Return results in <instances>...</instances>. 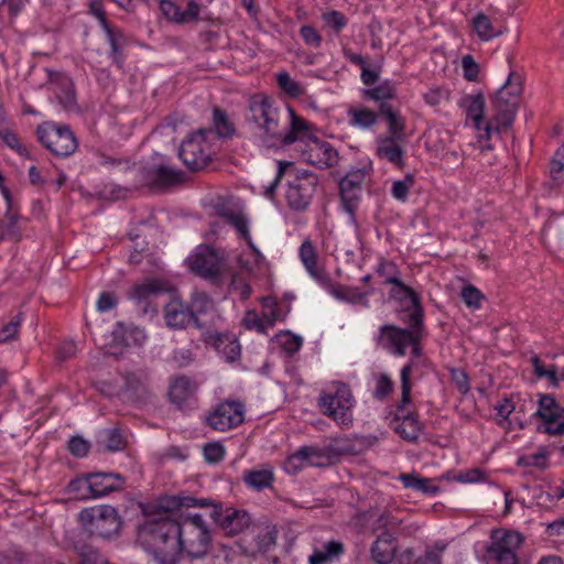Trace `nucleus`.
I'll return each instance as SVG.
<instances>
[{"label": "nucleus", "mask_w": 564, "mask_h": 564, "mask_svg": "<svg viewBox=\"0 0 564 564\" xmlns=\"http://www.w3.org/2000/svg\"><path fill=\"white\" fill-rule=\"evenodd\" d=\"M246 122L253 137L269 149L293 144L308 129V122L291 107L282 108L261 94L250 98Z\"/></svg>", "instance_id": "obj_1"}, {"label": "nucleus", "mask_w": 564, "mask_h": 564, "mask_svg": "<svg viewBox=\"0 0 564 564\" xmlns=\"http://www.w3.org/2000/svg\"><path fill=\"white\" fill-rule=\"evenodd\" d=\"M521 93L522 78L519 74L511 72L506 84L492 98L495 113L488 121H484L485 97L481 93L466 95L460 99V107L478 132V143L481 151L492 149L487 141L490 140L494 133L499 134L511 127Z\"/></svg>", "instance_id": "obj_2"}, {"label": "nucleus", "mask_w": 564, "mask_h": 564, "mask_svg": "<svg viewBox=\"0 0 564 564\" xmlns=\"http://www.w3.org/2000/svg\"><path fill=\"white\" fill-rule=\"evenodd\" d=\"M176 520L162 514L147 518L138 531V541L158 564L180 562Z\"/></svg>", "instance_id": "obj_3"}, {"label": "nucleus", "mask_w": 564, "mask_h": 564, "mask_svg": "<svg viewBox=\"0 0 564 564\" xmlns=\"http://www.w3.org/2000/svg\"><path fill=\"white\" fill-rule=\"evenodd\" d=\"M160 507L169 513L178 512L183 508L210 507L209 517L227 535H238L251 524L248 511L213 503L209 499L195 498L187 495L165 496L160 500Z\"/></svg>", "instance_id": "obj_4"}, {"label": "nucleus", "mask_w": 564, "mask_h": 564, "mask_svg": "<svg viewBox=\"0 0 564 564\" xmlns=\"http://www.w3.org/2000/svg\"><path fill=\"white\" fill-rule=\"evenodd\" d=\"M405 323L406 328L393 324L381 325L376 340L378 346L395 357H403L410 350L412 358L409 362L413 361L414 366L415 359L423 354L421 341L425 334L424 321L420 310L409 312Z\"/></svg>", "instance_id": "obj_5"}, {"label": "nucleus", "mask_w": 564, "mask_h": 564, "mask_svg": "<svg viewBox=\"0 0 564 564\" xmlns=\"http://www.w3.org/2000/svg\"><path fill=\"white\" fill-rule=\"evenodd\" d=\"M288 175V188L285 200L290 209L294 212H305L317 191L318 177L315 173L307 170H299L292 162H279L276 176L267 187L265 194L272 196L278 187L282 176Z\"/></svg>", "instance_id": "obj_6"}, {"label": "nucleus", "mask_w": 564, "mask_h": 564, "mask_svg": "<svg viewBox=\"0 0 564 564\" xmlns=\"http://www.w3.org/2000/svg\"><path fill=\"white\" fill-rule=\"evenodd\" d=\"M413 371V361L406 362L400 370L401 399L397 404L390 426L394 432L405 441L416 442L421 432L422 424L417 415L406 409L411 403V376Z\"/></svg>", "instance_id": "obj_7"}, {"label": "nucleus", "mask_w": 564, "mask_h": 564, "mask_svg": "<svg viewBox=\"0 0 564 564\" xmlns=\"http://www.w3.org/2000/svg\"><path fill=\"white\" fill-rule=\"evenodd\" d=\"M180 555L185 552L189 557L199 558L209 550L212 535L208 525L200 513L181 514L176 520Z\"/></svg>", "instance_id": "obj_8"}, {"label": "nucleus", "mask_w": 564, "mask_h": 564, "mask_svg": "<svg viewBox=\"0 0 564 564\" xmlns=\"http://www.w3.org/2000/svg\"><path fill=\"white\" fill-rule=\"evenodd\" d=\"M355 403L350 387L340 381L332 382L317 398L319 411L339 425L345 426L352 423Z\"/></svg>", "instance_id": "obj_9"}, {"label": "nucleus", "mask_w": 564, "mask_h": 564, "mask_svg": "<svg viewBox=\"0 0 564 564\" xmlns=\"http://www.w3.org/2000/svg\"><path fill=\"white\" fill-rule=\"evenodd\" d=\"M214 133L202 128L189 134L178 149V156L191 171L204 169L215 153L213 149Z\"/></svg>", "instance_id": "obj_10"}, {"label": "nucleus", "mask_w": 564, "mask_h": 564, "mask_svg": "<svg viewBox=\"0 0 564 564\" xmlns=\"http://www.w3.org/2000/svg\"><path fill=\"white\" fill-rule=\"evenodd\" d=\"M524 536L513 530L496 529L491 531L490 542L486 549L487 558L492 564H518V552Z\"/></svg>", "instance_id": "obj_11"}, {"label": "nucleus", "mask_w": 564, "mask_h": 564, "mask_svg": "<svg viewBox=\"0 0 564 564\" xmlns=\"http://www.w3.org/2000/svg\"><path fill=\"white\" fill-rule=\"evenodd\" d=\"M36 135L39 141L56 156H69L78 147L74 133L67 126L45 122L37 127Z\"/></svg>", "instance_id": "obj_12"}, {"label": "nucleus", "mask_w": 564, "mask_h": 564, "mask_svg": "<svg viewBox=\"0 0 564 564\" xmlns=\"http://www.w3.org/2000/svg\"><path fill=\"white\" fill-rule=\"evenodd\" d=\"M80 519L89 524L91 534L102 539L112 538L121 528V520L117 510L107 505L83 510Z\"/></svg>", "instance_id": "obj_13"}, {"label": "nucleus", "mask_w": 564, "mask_h": 564, "mask_svg": "<svg viewBox=\"0 0 564 564\" xmlns=\"http://www.w3.org/2000/svg\"><path fill=\"white\" fill-rule=\"evenodd\" d=\"M308 130L302 135L300 142L303 143L301 148V156L306 163L318 169L333 167L338 162L337 150L327 141L316 137H310ZM299 142V140L296 141Z\"/></svg>", "instance_id": "obj_14"}, {"label": "nucleus", "mask_w": 564, "mask_h": 564, "mask_svg": "<svg viewBox=\"0 0 564 564\" xmlns=\"http://www.w3.org/2000/svg\"><path fill=\"white\" fill-rule=\"evenodd\" d=\"M245 420V405L240 401L226 400L213 408L205 416V424L218 432H226Z\"/></svg>", "instance_id": "obj_15"}, {"label": "nucleus", "mask_w": 564, "mask_h": 564, "mask_svg": "<svg viewBox=\"0 0 564 564\" xmlns=\"http://www.w3.org/2000/svg\"><path fill=\"white\" fill-rule=\"evenodd\" d=\"M534 415L542 420L539 431L551 435L564 434V409L553 397L541 395Z\"/></svg>", "instance_id": "obj_16"}, {"label": "nucleus", "mask_w": 564, "mask_h": 564, "mask_svg": "<svg viewBox=\"0 0 564 564\" xmlns=\"http://www.w3.org/2000/svg\"><path fill=\"white\" fill-rule=\"evenodd\" d=\"M365 181V171L354 170L348 172L339 182V194L343 208L351 216H354L355 210L357 209Z\"/></svg>", "instance_id": "obj_17"}, {"label": "nucleus", "mask_w": 564, "mask_h": 564, "mask_svg": "<svg viewBox=\"0 0 564 564\" xmlns=\"http://www.w3.org/2000/svg\"><path fill=\"white\" fill-rule=\"evenodd\" d=\"M142 180L152 188H165L183 182L181 171L165 163H155L141 169Z\"/></svg>", "instance_id": "obj_18"}, {"label": "nucleus", "mask_w": 564, "mask_h": 564, "mask_svg": "<svg viewBox=\"0 0 564 564\" xmlns=\"http://www.w3.org/2000/svg\"><path fill=\"white\" fill-rule=\"evenodd\" d=\"M191 270L198 276L206 280H216L221 272V261L217 253L208 248H199L198 251L188 259Z\"/></svg>", "instance_id": "obj_19"}, {"label": "nucleus", "mask_w": 564, "mask_h": 564, "mask_svg": "<svg viewBox=\"0 0 564 564\" xmlns=\"http://www.w3.org/2000/svg\"><path fill=\"white\" fill-rule=\"evenodd\" d=\"M332 462V451L329 448H319L316 446H303L299 448L286 460L288 470L302 469L304 463L311 466H326Z\"/></svg>", "instance_id": "obj_20"}, {"label": "nucleus", "mask_w": 564, "mask_h": 564, "mask_svg": "<svg viewBox=\"0 0 564 564\" xmlns=\"http://www.w3.org/2000/svg\"><path fill=\"white\" fill-rule=\"evenodd\" d=\"M166 291L167 284L163 280L147 279L133 285L129 292V297L142 308L143 313L156 312V308L151 306V302L155 296Z\"/></svg>", "instance_id": "obj_21"}, {"label": "nucleus", "mask_w": 564, "mask_h": 564, "mask_svg": "<svg viewBox=\"0 0 564 564\" xmlns=\"http://www.w3.org/2000/svg\"><path fill=\"white\" fill-rule=\"evenodd\" d=\"M406 139H397V137L380 134L376 139V154L379 159L386 160L397 167L404 166L403 144Z\"/></svg>", "instance_id": "obj_22"}, {"label": "nucleus", "mask_w": 564, "mask_h": 564, "mask_svg": "<svg viewBox=\"0 0 564 564\" xmlns=\"http://www.w3.org/2000/svg\"><path fill=\"white\" fill-rule=\"evenodd\" d=\"M87 485L91 497L100 498L112 491L121 490L124 478L117 473H94L88 475Z\"/></svg>", "instance_id": "obj_23"}, {"label": "nucleus", "mask_w": 564, "mask_h": 564, "mask_svg": "<svg viewBox=\"0 0 564 564\" xmlns=\"http://www.w3.org/2000/svg\"><path fill=\"white\" fill-rule=\"evenodd\" d=\"M160 10L169 21L176 24H185L198 20L200 6L195 0H189L187 2V9L182 10L180 6L172 0H161Z\"/></svg>", "instance_id": "obj_24"}, {"label": "nucleus", "mask_w": 564, "mask_h": 564, "mask_svg": "<svg viewBox=\"0 0 564 564\" xmlns=\"http://www.w3.org/2000/svg\"><path fill=\"white\" fill-rule=\"evenodd\" d=\"M327 292L334 296L336 300L352 304V305H361L364 307H369V295L370 291H360L358 288L333 284L330 278L328 276V283H321Z\"/></svg>", "instance_id": "obj_25"}, {"label": "nucleus", "mask_w": 564, "mask_h": 564, "mask_svg": "<svg viewBox=\"0 0 564 564\" xmlns=\"http://www.w3.org/2000/svg\"><path fill=\"white\" fill-rule=\"evenodd\" d=\"M164 321L170 328H184L193 322V313L175 297L164 306Z\"/></svg>", "instance_id": "obj_26"}, {"label": "nucleus", "mask_w": 564, "mask_h": 564, "mask_svg": "<svg viewBox=\"0 0 564 564\" xmlns=\"http://www.w3.org/2000/svg\"><path fill=\"white\" fill-rule=\"evenodd\" d=\"M299 257L308 274L319 284L328 283V274L317 267V253L311 240H305L299 249Z\"/></svg>", "instance_id": "obj_27"}, {"label": "nucleus", "mask_w": 564, "mask_h": 564, "mask_svg": "<svg viewBox=\"0 0 564 564\" xmlns=\"http://www.w3.org/2000/svg\"><path fill=\"white\" fill-rule=\"evenodd\" d=\"M218 215L241 235V237L247 241L250 249H252L256 253H259V250L252 242L249 232V219L247 218L243 212L223 207L218 210Z\"/></svg>", "instance_id": "obj_28"}, {"label": "nucleus", "mask_w": 564, "mask_h": 564, "mask_svg": "<svg viewBox=\"0 0 564 564\" xmlns=\"http://www.w3.org/2000/svg\"><path fill=\"white\" fill-rule=\"evenodd\" d=\"M370 554L375 563L390 564L395 554L394 536L383 531L372 543Z\"/></svg>", "instance_id": "obj_29"}, {"label": "nucleus", "mask_w": 564, "mask_h": 564, "mask_svg": "<svg viewBox=\"0 0 564 564\" xmlns=\"http://www.w3.org/2000/svg\"><path fill=\"white\" fill-rule=\"evenodd\" d=\"M379 116L383 117L387 121L386 135L397 137V139H406L405 119L397 108L390 104H382L379 106Z\"/></svg>", "instance_id": "obj_30"}, {"label": "nucleus", "mask_w": 564, "mask_h": 564, "mask_svg": "<svg viewBox=\"0 0 564 564\" xmlns=\"http://www.w3.org/2000/svg\"><path fill=\"white\" fill-rule=\"evenodd\" d=\"M348 123L360 130L372 129L379 119V111L371 110L362 105L351 106L347 110Z\"/></svg>", "instance_id": "obj_31"}, {"label": "nucleus", "mask_w": 564, "mask_h": 564, "mask_svg": "<svg viewBox=\"0 0 564 564\" xmlns=\"http://www.w3.org/2000/svg\"><path fill=\"white\" fill-rule=\"evenodd\" d=\"M215 349L227 362H235L240 358L241 348L235 335L219 334L215 337Z\"/></svg>", "instance_id": "obj_32"}, {"label": "nucleus", "mask_w": 564, "mask_h": 564, "mask_svg": "<svg viewBox=\"0 0 564 564\" xmlns=\"http://www.w3.org/2000/svg\"><path fill=\"white\" fill-rule=\"evenodd\" d=\"M344 553V544L340 541L330 540L315 549L308 557L310 564H328L338 560Z\"/></svg>", "instance_id": "obj_33"}, {"label": "nucleus", "mask_w": 564, "mask_h": 564, "mask_svg": "<svg viewBox=\"0 0 564 564\" xmlns=\"http://www.w3.org/2000/svg\"><path fill=\"white\" fill-rule=\"evenodd\" d=\"M398 479L405 488L414 489L426 496H436L441 488L431 478L422 477L415 473L400 474Z\"/></svg>", "instance_id": "obj_34"}, {"label": "nucleus", "mask_w": 564, "mask_h": 564, "mask_svg": "<svg viewBox=\"0 0 564 564\" xmlns=\"http://www.w3.org/2000/svg\"><path fill=\"white\" fill-rule=\"evenodd\" d=\"M98 446L102 452H120L127 446V437L118 427L105 429L99 434Z\"/></svg>", "instance_id": "obj_35"}, {"label": "nucleus", "mask_w": 564, "mask_h": 564, "mask_svg": "<svg viewBox=\"0 0 564 564\" xmlns=\"http://www.w3.org/2000/svg\"><path fill=\"white\" fill-rule=\"evenodd\" d=\"M195 383L185 376H180L174 379L169 389V397L171 401L177 405H182L195 393Z\"/></svg>", "instance_id": "obj_36"}, {"label": "nucleus", "mask_w": 564, "mask_h": 564, "mask_svg": "<svg viewBox=\"0 0 564 564\" xmlns=\"http://www.w3.org/2000/svg\"><path fill=\"white\" fill-rule=\"evenodd\" d=\"M242 479L247 487L260 491L272 486L274 475L271 468L261 467L246 470Z\"/></svg>", "instance_id": "obj_37"}, {"label": "nucleus", "mask_w": 564, "mask_h": 564, "mask_svg": "<svg viewBox=\"0 0 564 564\" xmlns=\"http://www.w3.org/2000/svg\"><path fill=\"white\" fill-rule=\"evenodd\" d=\"M188 310L193 313V322L195 325L202 327L199 318L214 311V301L205 292L195 291L192 294Z\"/></svg>", "instance_id": "obj_38"}, {"label": "nucleus", "mask_w": 564, "mask_h": 564, "mask_svg": "<svg viewBox=\"0 0 564 564\" xmlns=\"http://www.w3.org/2000/svg\"><path fill=\"white\" fill-rule=\"evenodd\" d=\"M107 36L108 43L111 47L110 57L112 58L113 63L121 67L123 64V57L121 55V50L127 44V40L123 35V33L119 29H115L111 25H104L102 30Z\"/></svg>", "instance_id": "obj_39"}, {"label": "nucleus", "mask_w": 564, "mask_h": 564, "mask_svg": "<svg viewBox=\"0 0 564 564\" xmlns=\"http://www.w3.org/2000/svg\"><path fill=\"white\" fill-rule=\"evenodd\" d=\"M21 237L22 230L19 225V217L10 210V205H8L4 219L0 220V242L3 240L17 242Z\"/></svg>", "instance_id": "obj_40"}, {"label": "nucleus", "mask_w": 564, "mask_h": 564, "mask_svg": "<svg viewBox=\"0 0 564 564\" xmlns=\"http://www.w3.org/2000/svg\"><path fill=\"white\" fill-rule=\"evenodd\" d=\"M397 96V85L391 80H383L377 86L366 89L364 97L382 104H389L388 100L394 99Z\"/></svg>", "instance_id": "obj_41"}, {"label": "nucleus", "mask_w": 564, "mask_h": 564, "mask_svg": "<svg viewBox=\"0 0 564 564\" xmlns=\"http://www.w3.org/2000/svg\"><path fill=\"white\" fill-rule=\"evenodd\" d=\"M213 129L214 140L217 138L227 139L235 134L236 129L234 123L229 120L227 113L219 108L214 110L213 115Z\"/></svg>", "instance_id": "obj_42"}, {"label": "nucleus", "mask_w": 564, "mask_h": 564, "mask_svg": "<svg viewBox=\"0 0 564 564\" xmlns=\"http://www.w3.org/2000/svg\"><path fill=\"white\" fill-rule=\"evenodd\" d=\"M391 297L400 302L409 300L412 304V310L410 312H416V310H420V314L423 317V308L420 303L419 294L415 293L412 288L405 285L401 280L393 284Z\"/></svg>", "instance_id": "obj_43"}, {"label": "nucleus", "mask_w": 564, "mask_h": 564, "mask_svg": "<svg viewBox=\"0 0 564 564\" xmlns=\"http://www.w3.org/2000/svg\"><path fill=\"white\" fill-rule=\"evenodd\" d=\"M473 28L478 37L481 41H489L501 34V31L498 30L488 15L485 13H478L473 19Z\"/></svg>", "instance_id": "obj_44"}, {"label": "nucleus", "mask_w": 564, "mask_h": 564, "mask_svg": "<svg viewBox=\"0 0 564 564\" xmlns=\"http://www.w3.org/2000/svg\"><path fill=\"white\" fill-rule=\"evenodd\" d=\"M254 540L258 551H260L261 553H267L268 551H270L276 544L278 540V530L275 525L265 524L263 527H260L258 529Z\"/></svg>", "instance_id": "obj_45"}, {"label": "nucleus", "mask_w": 564, "mask_h": 564, "mask_svg": "<svg viewBox=\"0 0 564 564\" xmlns=\"http://www.w3.org/2000/svg\"><path fill=\"white\" fill-rule=\"evenodd\" d=\"M268 327H272L276 321H282L286 313H283L280 304L273 297H264L262 300L261 312Z\"/></svg>", "instance_id": "obj_46"}, {"label": "nucleus", "mask_w": 564, "mask_h": 564, "mask_svg": "<svg viewBox=\"0 0 564 564\" xmlns=\"http://www.w3.org/2000/svg\"><path fill=\"white\" fill-rule=\"evenodd\" d=\"M276 341H278L279 346L289 356H293L294 354H296L303 345V338L299 335L291 333L290 330L280 333L276 336Z\"/></svg>", "instance_id": "obj_47"}, {"label": "nucleus", "mask_w": 564, "mask_h": 564, "mask_svg": "<svg viewBox=\"0 0 564 564\" xmlns=\"http://www.w3.org/2000/svg\"><path fill=\"white\" fill-rule=\"evenodd\" d=\"M377 274L383 279L387 284L398 283L400 279V271L398 265L389 260L381 259L376 269Z\"/></svg>", "instance_id": "obj_48"}, {"label": "nucleus", "mask_w": 564, "mask_h": 564, "mask_svg": "<svg viewBox=\"0 0 564 564\" xmlns=\"http://www.w3.org/2000/svg\"><path fill=\"white\" fill-rule=\"evenodd\" d=\"M375 389L372 395L377 400L387 399L394 390V383L387 373H378L375 376Z\"/></svg>", "instance_id": "obj_49"}, {"label": "nucleus", "mask_w": 564, "mask_h": 564, "mask_svg": "<svg viewBox=\"0 0 564 564\" xmlns=\"http://www.w3.org/2000/svg\"><path fill=\"white\" fill-rule=\"evenodd\" d=\"M276 80L280 88L290 97L296 98L304 95V88L297 82L292 79L289 73H279L276 75Z\"/></svg>", "instance_id": "obj_50"}, {"label": "nucleus", "mask_w": 564, "mask_h": 564, "mask_svg": "<svg viewBox=\"0 0 564 564\" xmlns=\"http://www.w3.org/2000/svg\"><path fill=\"white\" fill-rule=\"evenodd\" d=\"M446 544L437 542L431 547H426L423 555L419 556L413 564H442L443 553Z\"/></svg>", "instance_id": "obj_51"}, {"label": "nucleus", "mask_w": 564, "mask_h": 564, "mask_svg": "<svg viewBox=\"0 0 564 564\" xmlns=\"http://www.w3.org/2000/svg\"><path fill=\"white\" fill-rule=\"evenodd\" d=\"M413 185L414 177L412 174H406L404 178L394 181L391 187L392 197L399 202H405Z\"/></svg>", "instance_id": "obj_52"}, {"label": "nucleus", "mask_w": 564, "mask_h": 564, "mask_svg": "<svg viewBox=\"0 0 564 564\" xmlns=\"http://www.w3.org/2000/svg\"><path fill=\"white\" fill-rule=\"evenodd\" d=\"M63 90L56 95L59 104L65 110H73L76 107V96L73 83L69 78H63Z\"/></svg>", "instance_id": "obj_53"}, {"label": "nucleus", "mask_w": 564, "mask_h": 564, "mask_svg": "<svg viewBox=\"0 0 564 564\" xmlns=\"http://www.w3.org/2000/svg\"><path fill=\"white\" fill-rule=\"evenodd\" d=\"M322 20L335 33L341 32L348 24V19L346 15L337 10L323 13Z\"/></svg>", "instance_id": "obj_54"}, {"label": "nucleus", "mask_w": 564, "mask_h": 564, "mask_svg": "<svg viewBox=\"0 0 564 564\" xmlns=\"http://www.w3.org/2000/svg\"><path fill=\"white\" fill-rule=\"evenodd\" d=\"M462 299L467 307L478 310L484 301V294L474 285H466L462 289Z\"/></svg>", "instance_id": "obj_55"}, {"label": "nucleus", "mask_w": 564, "mask_h": 564, "mask_svg": "<svg viewBox=\"0 0 564 564\" xmlns=\"http://www.w3.org/2000/svg\"><path fill=\"white\" fill-rule=\"evenodd\" d=\"M531 364L533 366V370L536 377L547 378L552 384L557 386L558 379L555 366H551L550 368L546 369L542 360L536 355L531 358Z\"/></svg>", "instance_id": "obj_56"}, {"label": "nucleus", "mask_w": 564, "mask_h": 564, "mask_svg": "<svg viewBox=\"0 0 564 564\" xmlns=\"http://www.w3.org/2000/svg\"><path fill=\"white\" fill-rule=\"evenodd\" d=\"M518 465L520 466H532L540 469L547 467V455L544 451L525 455L519 458Z\"/></svg>", "instance_id": "obj_57"}, {"label": "nucleus", "mask_w": 564, "mask_h": 564, "mask_svg": "<svg viewBox=\"0 0 564 564\" xmlns=\"http://www.w3.org/2000/svg\"><path fill=\"white\" fill-rule=\"evenodd\" d=\"M462 68L464 78L468 82H476L479 75V65L471 55L462 57Z\"/></svg>", "instance_id": "obj_58"}, {"label": "nucleus", "mask_w": 564, "mask_h": 564, "mask_svg": "<svg viewBox=\"0 0 564 564\" xmlns=\"http://www.w3.org/2000/svg\"><path fill=\"white\" fill-rule=\"evenodd\" d=\"M203 452L205 460L213 464L219 463L225 456L224 446L217 442L206 444Z\"/></svg>", "instance_id": "obj_59"}, {"label": "nucleus", "mask_w": 564, "mask_h": 564, "mask_svg": "<svg viewBox=\"0 0 564 564\" xmlns=\"http://www.w3.org/2000/svg\"><path fill=\"white\" fill-rule=\"evenodd\" d=\"M486 478V474L480 468H473L465 471H459L455 477L454 480L462 482V484H476L484 481Z\"/></svg>", "instance_id": "obj_60"}, {"label": "nucleus", "mask_w": 564, "mask_h": 564, "mask_svg": "<svg viewBox=\"0 0 564 564\" xmlns=\"http://www.w3.org/2000/svg\"><path fill=\"white\" fill-rule=\"evenodd\" d=\"M20 325L21 315H17L0 329V343H6L15 338L19 333Z\"/></svg>", "instance_id": "obj_61"}, {"label": "nucleus", "mask_w": 564, "mask_h": 564, "mask_svg": "<svg viewBox=\"0 0 564 564\" xmlns=\"http://www.w3.org/2000/svg\"><path fill=\"white\" fill-rule=\"evenodd\" d=\"M300 34L303 41L314 48H317L322 44V36L312 25H302L300 29Z\"/></svg>", "instance_id": "obj_62"}, {"label": "nucleus", "mask_w": 564, "mask_h": 564, "mask_svg": "<svg viewBox=\"0 0 564 564\" xmlns=\"http://www.w3.org/2000/svg\"><path fill=\"white\" fill-rule=\"evenodd\" d=\"M243 325L248 329H257L259 333H264L268 328V325L265 324V321L263 316H259L256 312L249 311L245 318H243Z\"/></svg>", "instance_id": "obj_63"}, {"label": "nucleus", "mask_w": 564, "mask_h": 564, "mask_svg": "<svg viewBox=\"0 0 564 564\" xmlns=\"http://www.w3.org/2000/svg\"><path fill=\"white\" fill-rule=\"evenodd\" d=\"M3 142L11 148L12 150H15L20 155L22 156H29V151L24 144L21 143L18 135L13 132L6 131L2 134Z\"/></svg>", "instance_id": "obj_64"}]
</instances>
